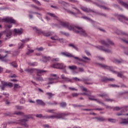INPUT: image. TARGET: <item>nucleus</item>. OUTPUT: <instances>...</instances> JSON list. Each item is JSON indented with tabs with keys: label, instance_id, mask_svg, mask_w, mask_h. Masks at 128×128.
<instances>
[{
	"label": "nucleus",
	"instance_id": "1",
	"mask_svg": "<svg viewBox=\"0 0 128 128\" xmlns=\"http://www.w3.org/2000/svg\"><path fill=\"white\" fill-rule=\"evenodd\" d=\"M60 24L63 28H66L69 30H73V32L82 36H84V38L88 36L86 31L78 26H74L68 22H60Z\"/></svg>",
	"mask_w": 128,
	"mask_h": 128
},
{
	"label": "nucleus",
	"instance_id": "2",
	"mask_svg": "<svg viewBox=\"0 0 128 128\" xmlns=\"http://www.w3.org/2000/svg\"><path fill=\"white\" fill-rule=\"evenodd\" d=\"M33 29L35 32H37L38 34H42L44 36H52V32H44L42 31V30L36 28V27L34 28Z\"/></svg>",
	"mask_w": 128,
	"mask_h": 128
},
{
	"label": "nucleus",
	"instance_id": "3",
	"mask_svg": "<svg viewBox=\"0 0 128 128\" xmlns=\"http://www.w3.org/2000/svg\"><path fill=\"white\" fill-rule=\"evenodd\" d=\"M37 72L36 76V80L37 82H44V78L40 74H42L44 72H46V70H40L38 69H36Z\"/></svg>",
	"mask_w": 128,
	"mask_h": 128
},
{
	"label": "nucleus",
	"instance_id": "4",
	"mask_svg": "<svg viewBox=\"0 0 128 128\" xmlns=\"http://www.w3.org/2000/svg\"><path fill=\"white\" fill-rule=\"evenodd\" d=\"M24 118H26L20 120H19V122H20V126H24L25 128H28V125L26 124V122L28 120V119L30 118H32V116L30 114L25 115L24 116Z\"/></svg>",
	"mask_w": 128,
	"mask_h": 128
},
{
	"label": "nucleus",
	"instance_id": "5",
	"mask_svg": "<svg viewBox=\"0 0 128 128\" xmlns=\"http://www.w3.org/2000/svg\"><path fill=\"white\" fill-rule=\"evenodd\" d=\"M69 115L70 114L68 113H60L56 115L49 116V118H58V120H60V118H62L64 120V116H66Z\"/></svg>",
	"mask_w": 128,
	"mask_h": 128
},
{
	"label": "nucleus",
	"instance_id": "6",
	"mask_svg": "<svg viewBox=\"0 0 128 128\" xmlns=\"http://www.w3.org/2000/svg\"><path fill=\"white\" fill-rule=\"evenodd\" d=\"M10 22V24H16V20L11 17H7L5 18H0V22Z\"/></svg>",
	"mask_w": 128,
	"mask_h": 128
},
{
	"label": "nucleus",
	"instance_id": "7",
	"mask_svg": "<svg viewBox=\"0 0 128 128\" xmlns=\"http://www.w3.org/2000/svg\"><path fill=\"white\" fill-rule=\"evenodd\" d=\"M2 86H0V88L2 90H4V88H6V86H12V82H6L2 81Z\"/></svg>",
	"mask_w": 128,
	"mask_h": 128
},
{
	"label": "nucleus",
	"instance_id": "8",
	"mask_svg": "<svg viewBox=\"0 0 128 128\" xmlns=\"http://www.w3.org/2000/svg\"><path fill=\"white\" fill-rule=\"evenodd\" d=\"M80 9L83 10V12H92L93 14H98L96 11L84 6H80Z\"/></svg>",
	"mask_w": 128,
	"mask_h": 128
},
{
	"label": "nucleus",
	"instance_id": "9",
	"mask_svg": "<svg viewBox=\"0 0 128 128\" xmlns=\"http://www.w3.org/2000/svg\"><path fill=\"white\" fill-rule=\"evenodd\" d=\"M52 67L54 68H59L60 70H64L66 68L64 64H56L52 65Z\"/></svg>",
	"mask_w": 128,
	"mask_h": 128
},
{
	"label": "nucleus",
	"instance_id": "10",
	"mask_svg": "<svg viewBox=\"0 0 128 128\" xmlns=\"http://www.w3.org/2000/svg\"><path fill=\"white\" fill-rule=\"evenodd\" d=\"M82 82H83L84 84L90 85L94 84V82H92V79L90 78H82Z\"/></svg>",
	"mask_w": 128,
	"mask_h": 128
},
{
	"label": "nucleus",
	"instance_id": "11",
	"mask_svg": "<svg viewBox=\"0 0 128 128\" xmlns=\"http://www.w3.org/2000/svg\"><path fill=\"white\" fill-rule=\"evenodd\" d=\"M2 32V34H5L6 36L8 38H10V36H12V30H6Z\"/></svg>",
	"mask_w": 128,
	"mask_h": 128
},
{
	"label": "nucleus",
	"instance_id": "12",
	"mask_svg": "<svg viewBox=\"0 0 128 128\" xmlns=\"http://www.w3.org/2000/svg\"><path fill=\"white\" fill-rule=\"evenodd\" d=\"M118 20L122 22H124L123 20H127V22H128V18L123 14L118 15Z\"/></svg>",
	"mask_w": 128,
	"mask_h": 128
},
{
	"label": "nucleus",
	"instance_id": "13",
	"mask_svg": "<svg viewBox=\"0 0 128 128\" xmlns=\"http://www.w3.org/2000/svg\"><path fill=\"white\" fill-rule=\"evenodd\" d=\"M8 54H6L4 56H2V54H0V60L4 62H8Z\"/></svg>",
	"mask_w": 128,
	"mask_h": 128
},
{
	"label": "nucleus",
	"instance_id": "14",
	"mask_svg": "<svg viewBox=\"0 0 128 128\" xmlns=\"http://www.w3.org/2000/svg\"><path fill=\"white\" fill-rule=\"evenodd\" d=\"M112 62H114V64H122V62H124V60H118L116 58H113L112 59Z\"/></svg>",
	"mask_w": 128,
	"mask_h": 128
},
{
	"label": "nucleus",
	"instance_id": "15",
	"mask_svg": "<svg viewBox=\"0 0 128 128\" xmlns=\"http://www.w3.org/2000/svg\"><path fill=\"white\" fill-rule=\"evenodd\" d=\"M61 54H62V56H66V58H74V55L68 52H61Z\"/></svg>",
	"mask_w": 128,
	"mask_h": 128
},
{
	"label": "nucleus",
	"instance_id": "16",
	"mask_svg": "<svg viewBox=\"0 0 128 128\" xmlns=\"http://www.w3.org/2000/svg\"><path fill=\"white\" fill-rule=\"evenodd\" d=\"M34 70H36V69L28 68L25 70V72L28 74H34Z\"/></svg>",
	"mask_w": 128,
	"mask_h": 128
},
{
	"label": "nucleus",
	"instance_id": "17",
	"mask_svg": "<svg viewBox=\"0 0 128 128\" xmlns=\"http://www.w3.org/2000/svg\"><path fill=\"white\" fill-rule=\"evenodd\" d=\"M102 82H114V78H108L106 77L103 78V79L102 80Z\"/></svg>",
	"mask_w": 128,
	"mask_h": 128
},
{
	"label": "nucleus",
	"instance_id": "18",
	"mask_svg": "<svg viewBox=\"0 0 128 128\" xmlns=\"http://www.w3.org/2000/svg\"><path fill=\"white\" fill-rule=\"evenodd\" d=\"M119 124H128V119L121 118Z\"/></svg>",
	"mask_w": 128,
	"mask_h": 128
},
{
	"label": "nucleus",
	"instance_id": "19",
	"mask_svg": "<svg viewBox=\"0 0 128 128\" xmlns=\"http://www.w3.org/2000/svg\"><path fill=\"white\" fill-rule=\"evenodd\" d=\"M14 32H16V34H22V32H24V29L21 28L20 29H14Z\"/></svg>",
	"mask_w": 128,
	"mask_h": 128
},
{
	"label": "nucleus",
	"instance_id": "20",
	"mask_svg": "<svg viewBox=\"0 0 128 128\" xmlns=\"http://www.w3.org/2000/svg\"><path fill=\"white\" fill-rule=\"evenodd\" d=\"M98 65L102 68H104V70H110V67L104 64H99Z\"/></svg>",
	"mask_w": 128,
	"mask_h": 128
},
{
	"label": "nucleus",
	"instance_id": "21",
	"mask_svg": "<svg viewBox=\"0 0 128 128\" xmlns=\"http://www.w3.org/2000/svg\"><path fill=\"white\" fill-rule=\"evenodd\" d=\"M73 58H74L75 60H79V62H86V63L88 62V61L84 60L78 57H76V56H74V57H73Z\"/></svg>",
	"mask_w": 128,
	"mask_h": 128
},
{
	"label": "nucleus",
	"instance_id": "22",
	"mask_svg": "<svg viewBox=\"0 0 128 128\" xmlns=\"http://www.w3.org/2000/svg\"><path fill=\"white\" fill-rule=\"evenodd\" d=\"M36 102L38 104H40V106H46V104L44 102V101L40 100H36Z\"/></svg>",
	"mask_w": 128,
	"mask_h": 128
},
{
	"label": "nucleus",
	"instance_id": "23",
	"mask_svg": "<svg viewBox=\"0 0 128 128\" xmlns=\"http://www.w3.org/2000/svg\"><path fill=\"white\" fill-rule=\"evenodd\" d=\"M94 4H96V6H99V8H104V10H110V8L108 7H106V6H102L97 4L96 3V2H94Z\"/></svg>",
	"mask_w": 128,
	"mask_h": 128
},
{
	"label": "nucleus",
	"instance_id": "24",
	"mask_svg": "<svg viewBox=\"0 0 128 128\" xmlns=\"http://www.w3.org/2000/svg\"><path fill=\"white\" fill-rule=\"evenodd\" d=\"M60 108H64L66 106V102H61L60 103Z\"/></svg>",
	"mask_w": 128,
	"mask_h": 128
},
{
	"label": "nucleus",
	"instance_id": "25",
	"mask_svg": "<svg viewBox=\"0 0 128 128\" xmlns=\"http://www.w3.org/2000/svg\"><path fill=\"white\" fill-rule=\"evenodd\" d=\"M69 70H74L78 68V67L76 66H68Z\"/></svg>",
	"mask_w": 128,
	"mask_h": 128
},
{
	"label": "nucleus",
	"instance_id": "26",
	"mask_svg": "<svg viewBox=\"0 0 128 128\" xmlns=\"http://www.w3.org/2000/svg\"><path fill=\"white\" fill-rule=\"evenodd\" d=\"M96 120H98V122H105L106 119L104 117H96Z\"/></svg>",
	"mask_w": 128,
	"mask_h": 128
},
{
	"label": "nucleus",
	"instance_id": "27",
	"mask_svg": "<svg viewBox=\"0 0 128 128\" xmlns=\"http://www.w3.org/2000/svg\"><path fill=\"white\" fill-rule=\"evenodd\" d=\"M28 52H26L27 56H30V54H32L34 50L28 49Z\"/></svg>",
	"mask_w": 128,
	"mask_h": 128
},
{
	"label": "nucleus",
	"instance_id": "28",
	"mask_svg": "<svg viewBox=\"0 0 128 128\" xmlns=\"http://www.w3.org/2000/svg\"><path fill=\"white\" fill-rule=\"evenodd\" d=\"M68 46L70 48H74V50H78V48L76 46H74V44H68Z\"/></svg>",
	"mask_w": 128,
	"mask_h": 128
},
{
	"label": "nucleus",
	"instance_id": "29",
	"mask_svg": "<svg viewBox=\"0 0 128 128\" xmlns=\"http://www.w3.org/2000/svg\"><path fill=\"white\" fill-rule=\"evenodd\" d=\"M46 95L48 96V98H52V96H54V94H53L52 92H46Z\"/></svg>",
	"mask_w": 128,
	"mask_h": 128
},
{
	"label": "nucleus",
	"instance_id": "30",
	"mask_svg": "<svg viewBox=\"0 0 128 128\" xmlns=\"http://www.w3.org/2000/svg\"><path fill=\"white\" fill-rule=\"evenodd\" d=\"M14 114H17L18 116H24V113L20 112H14Z\"/></svg>",
	"mask_w": 128,
	"mask_h": 128
},
{
	"label": "nucleus",
	"instance_id": "31",
	"mask_svg": "<svg viewBox=\"0 0 128 128\" xmlns=\"http://www.w3.org/2000/svg\"><path fill=\"white\" fill-rule=\"evenodd\" d=\"M64 82H72V79H70L68 77L66 80H64Z\"/></svg>",
	"mask_w": 128,
	"mask_h": 128
},
{
	"label": "nucleus",
	"instance_id": "32",
	"mask_svg": "<svg viewBox=\"0 0 128 128\" xmlns=\"http://www.w3.org/2000/svg\"><path fill=\"white\" fill-rule=\"evenodd\" d=\"M50 57L47 58L44 56L43 58L42 62H46L48 60H50Z\"/></svg>",
	"mask_w": 128,
	"mask_h": 128
},
{
	"label": "nucleus",
	"instance_id": "33",
	"mask_svg": "<svg viewBox=\"0 0 128 128\" xmlns=\"http://www.w3.org/2000/svg\"><path fill=\"white\" fill-rule=\"evenodd\" d=\"M28 64L30 66H38V64L36 62H29L28 63Z\"/></svg>",
	"mask_w": 128,
	"mask_h": 128
},
{
	"label": "nucleus",
	"instance_id": "34",
	"mask_svg": "<svg viewBox=\"0 0 128 128\" xmlns=\"http://www.w3.org/2000/svg\"><path fill=\"white\" fill-rule=\"evenodd\" d=\"M101 44H104V46H106L108 47L109 45L106 42V40H101Z\"/></svg>",
	"mask_w": 128,
	"mask_h": 128
},
{
	"label": "nucleus",
	"instance_id": "35",
	"mask_svg": "<svg viewBox=\"0 0 128 128\" xmlns=\"http://www.w3.org/2000/svg\"><path fill=\"white\" fill-rule=\"evenodd\" d=\"M58 4H63V6H66V4H68L64 1L60 0L58 2Z\"/></svg>",
	"mask_w": 128,
	"mask_h": 128
},
{
	"label": "nucleus",
	"instance_id": "36",
	"mask_svg": "<svg viewBox=\"0 0 128 128\" xmlns=\"http://www.w3.org/2000/svg\"><path fill=\"white\" fill-rule=\"evenodd\" d=\"M96 48H98L100 50H103V52H104V47L103 46H96Z\"/></svg>",
	"mask_w": 128,
	"mask_h": 128
},
{
	"label": "nucleus",
	"instance_id": "37",
	"mask_svg": "<svg viewBox=\"0 0 128 128\" xmlns=\"http://www.w3.org/2000/svg\"><path fill=\"white\" fill-rule=\"evenodd\" d=\"M108 120L110 122H116V120L115 119L111 118H108Z\"/></svg>",
	"mask_w": 128,
	"mask_h": 128
},
{
	"label": "nucleus",
	"instance_id": "38",
	"mask_svg": "<svg viewBox=\"0 0 128 128\" xmlns=\"http://www.w3.org/2000/svg\"><path fill=\"white\" fill-rule=\"evenodd\" d=\"M94 100H96V102H97L98 104H102V106H106V104L100 102V100L98 99H95Z\"/></svg>",
	"mask_w": 128,
	"mask_h": 128
},
{
	"label": "nucleus",
	"instance_id": "39",
	"mask_svg": "<svg viewBox=\"0 0 128 128\" xmlns=\"http://www.w3.org/2000/svg\"><path fill=\"white\" fill-rule=\"evenodd\" d=\"M128 94V91H124V92H121L118 93V96H124V94Z\"/></svg>",
	"mask_w": 128,
	"mask_h": 128
},
{
	"label": "nucleus",
	"instance_id": "40",
	"mask_svg": "<svg viewBox=\"0 0 128 128\" xmlns=\"http://www.w3.org/2000/svg\"><path fill=\"white\" fill-rule=\"evenodd\" d=\"M72 96L73 98H77V96H80V94H78V93H72Z\"/></svg>",
	"mask_w": 128,
	"mask_h": 128
},
{
	"label": "nucleus",
	"instance_id": "41",
	"mask_svg": "<svg viewBox=\"0 0 128 128\" xmlns=\"http://www.w3.org/2000/svg\"><path fill=\"white\" fill-rule=\"evenodd\" d=\"M60 32L62 34H64V36H70V34L68 32Z\"/></svg>",
	"mask_w": 128,
	"mask_h": 128
},
{
	"label": "nucleus",
	"instance_id": "42",
	"mask_svg": "<svg viewBox=\"0 0 128 128\" xmlns=\"http://www.w3.org/2000/svg\"><path fill=\"white\" fill-rule=\"evenodd\" d=\"M11 64L14 68H18V64L16 62H12Z\"/></svg>",
	"mask_w": 128,
	"mask_h": 128
},
{
	"label": "nucleus",
	"instance_id": "43",
	"mask_svg": "<svg viewBox=\"0 0 128 128\" xmlns=\"http://www.w3.org/2000/svg\"><path fill=\"white\" fill-rule=\"evenodd\" d=\"M118 76L121 78H124V76H122V74L120 72H118Z\"/></svg>",
	"mask_w": 128,
	"mask_h": 128
},
{
	"label": "nucleus",
	"instance_id": "44",
	"mask_svg": "<svg viewBox=\"0 0 128 128\" xmlns=\"http://www.w3.org/2000/svg\"><path fill=\"white\" fill-rule=\"evenodd\" d=\"M32 1L35 2V4H38V6H42V4L38 0H32Z\"/></svg>",
	"mask_w": 128,
	"mask_h": 128
},
{
	"label": "nucleus",
	"instance_id": "45",
	"mask_svg": "<svg viewBox=\"0 0 128 128\" xmlns=\"http://www.w3.org/2000/svg\"><path fill=\"white\" fill-rule=\"evenodd\" d=\"M82 58L84 60H86L87 62H90V58H88L86 56H83Z\"/></svg>",
	"mask_w": 128,
	"mask_h": 128
},
{
	"label": "nucleus",
	"instance_id": "46",
	"mask_svg": "<svg viewBox=\"0 0 128 128\" xmlns=\"http://www.w3.org/2000/svg\"><path fill=\"white\" fill-rule=\"evenodd\" d=\"M72 80H76V82H82V79L80 80V78H78L76 77V78H73Z\"/></svg>",
	"mask_w": 128,
	"mask_h": 128
},
{
	"label": "nucleus",
	"instance_id": "47",
	"mask_svg": "<svg viewBox=\"0 0 128 128\" xmlns=\"http://www.w3.org/2000/svg\"><path fill=\"white\" fill-rule=\"evenodd\" d=\"M70 2H74V4H78V1L76 0H68Z\"/></svg>",
	"mask_w": 128,
	"mask_h": 128
},
{
	"label": "nucleus",
	"instance_id": "48",
	"mask_svg": "<svg viewBox=\"0 0 128 128\" xmlns=\"http://www.w3.org/2000/svg\"><path fill=\"white\" fill-rule=\"evenodd\" d=\"M8 78H18V76L16 75V74H14L13 75L9 76Z\"/></svg>",
	"mask_w": 128,
	"mask_h": 128
},
{
	"label": "nucleus",
	"instance_id": "49",
	"mask_svg": "<svg viewBox=\"0 0 128 128\" xmlns=\"http://www.w3.org/2000/svg\"><path fill=\"white\" fill-rule=\"evenodd\" d=\"M48 14L50 16H52L53 18H56V16L54 14L48 12Z\"/></svg>",
	"mask_w": 128,
	"mask_h": 128
},
{
	"label": "nucleus",
	"instance_id": "50",
	"mask_svg": "<svg viewBox=\"0 0 128 128\" xmlns=\"http://www.w3.org/2000/svg\"><path fill=\"white\" fill-rule=\"evenodd\" d=\"M82 90L83 92H89V94H92V92H90V91H88V90H87L86 88H82Z\"/></svg>",
	"mask_w": 128,
	"mask_h": 128
},
{
	"label": "nucleus",
	"instance_id": "51",
	"mask_svg": "<svg viewBox=\"0 0 128 128\" xmlns=\"http://www.w3.org/2000/svg\"><path fill=\"white\" fill-rule=\"evenodd\" d=\"M67 12L68 14H73V16H76V14L74 12H72L70 10H67Z\"/></svg>",
	"mask_w": 128,
	"mask_h": 128
},
{
	"label": "nucleus",
	"instance_id": "52",
	"mask_svg": "<svg viewBox=\"0 0 128 128\" xmlns=\"http://www.w3.org/2000/svg\"><path fill=\"white\" fill-rule=\"evenodd\" d=\"M82 18H84V20H88L92 22V19L90 18H88V16H83Z\"/></svg>",
	"mask_w": 128,
	"mask_h": 128
},
{
	"label": "nucleus",
	"instance_id": "53",
	"mask_svg": "<svg viewBox=\"0 0 128 128\" xmlns=\"http://www.w3.org/2000/svg\"><path fill=\"white\" fill-rule=\"evenodd\" d=\"M14 88H20V86L18 85V84H15L14 86Z\"/></svg>",
	"mask_w": 128,
	"mask_h": 128
},
{
	"label": "nucleus",
	"instance_id": "54",
	"mask_svg": "<svg viewBox=\"0 0 128 128\" xmlns=\"http://www.w3.org/2000/svg\"><path fill=\"white\" fill-rule=\"evenodd\" d=\"M24 102H26V101L24 100V98H22L20 100V104H24Z\"/></svg>",
	"mask_w": 128,
	"mask_h": 128
},
{
	"label": "nucleus",
	"instance_id": "55",
	"mask_svg": "<svg viewBox=\"0 0 128 128\" xmlns=\"http://www.w3.org/2000/svg\"><path fill=\"white\" fill-rule=\"evenodd\" d=\"M51 39H52V40H58V36H52L51 37Z\"/></svg>",
	"mask_w": 128,
	"mask_h": 128
},
{
	"label": "nucleus",
	"instance_id": "56",
	"mask_svg": "<svg viewBox=\"0 0 128 128\" xmlns=\"http://www.w3.org/2000/svg\"><path fill=\"white\" fill-rule=\"evenodd\" d=\"M73 106L74 108H82V106H82V105L73 104Z\"/></svg>",
	"mask_w": 128,
	"mask_h": 128
},
{
	"label": "nucleus",
	"instance_id": "57",
	"mask_svg": "<svg viewBox=\"0 0 128 128\" xmlns=\"http://www.w3.org/2000/svg\"><path fill=\"white\" fill-rule=\"evenodd\" d=\"M28 40H30V38H27L25 40H21V42H24H24H28Z\"/></svg>",
	"mask_w": 128,
	"mask_h": 128
},
{
	"label": "nucleus",
	"instance_id": "58",
	"mask_svg": "<svg viewBox=\"0 0 128 128\" xmlns=\"http://www.w3.org/2000/svg\"><path fill=\"white\" fill-rule=\"evenodd\" d=\"M108 43L110 44H111L112 46H114V42L110 40V39L107 40Z\"/></svg>",
	"mask_w": 128,
	"mask_h": 128
},
{
	"label": "nucleus",
	"instance_id": "59",
	"mask_svg": "<svg viewBox=\"0 0 128 128\" xmlns=\"http://www.w3.org/2000/svg\"><path fill=\"white\" fill-rule=\"evenodd\" d=\"M60 76H61L62 80H66L67 78V77L64 74H62Z\"/></svg>",
	"mask_w": 128,
	"mask_h": 128
},
{
	"label": "nucleus",
	"instance_id": "60",
	"mask_svg": "<svg viewBox=\"0 0 128 128\" xmlns=\"http://www.w3.org/2000/svg\"><path fill=\"white\" fill-rule=\"evenodd\" d=\"M30 6H31V8H36V10H40V8H38V7L36 6H34V4L31 5Z\"/></svg>",
	"mask_w": 128,
	"mask_h": 128
},
{
	"label": "nucleus",
	"instance_id": "61",
	"mask_svg": "<svg viewBox=\"0 0 128 128\" xmlns=\"http://www.w3.org/2000/svg\"><path fill=\"white\" fill-rule=\"evenodd\" d=\"M6 124H2L1 125V127L0 128H6Z\"/></svg>",
	"mask_w": 128,
	"mask_h": 128
},
{
	"label": "nucleus",
	"instance_id": "62",
	"mask_svg": "<svg viewBox=\"0 0 128 128\" xmlns=\"http://www.w3.org/2000/svg\"><path fill=\"white\" fill-rule=\"evenodd\" d=\"M105 52H108V54L112 52V50H110V49H104V51Z\"/></svg>",
	"mask_w": 128,
	"mask_h": 128
},
{
	"label": "nucleus",
	"instance_id": "63",
	"mask_svg": "<svg viewBox=\"0 0 128 128\" xmlns=\"http://www.w3.org/2000/svg\"><path fill=\"white\" fill-rule=\"evenodd\" d=\"M122 108L116 106L114 108V110H122Z\"/></svg>",
	"mask_w": 128,
	"mask_h": 128
},
{
	"label": "nucleus",
	"instance_id": "64",
	"mask_svg": "<svg viewBox=\"0 0 128 128\" xmlns=\"http://www.w3.org/2000/svg\"><path fill=\"white\" fill-rule=\"evenodd\" d=\"M12 26V24H6L5 25V28H10Z\"/></svg>",
	"mask_w": 128,
	"mask_h": 128
}]
</instances>
